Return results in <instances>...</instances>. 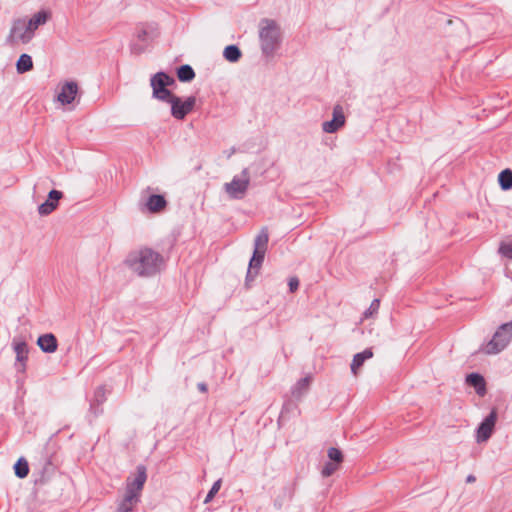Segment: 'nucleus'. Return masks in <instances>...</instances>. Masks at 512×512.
I'll list each match as a JSON object with an SVG mask.
<instances>
[{
  "mask_svg": "<svg viewBox=\"0 0 512 512\" xmlns=\"http://www.w3.org/2000/svg\"><path fill=\"white\" fill-rule=\"evenodd\" d=\"M124 263L137 276L148 278L160 272L164 258L152 248L144 247L130 252Z\"/></svg>",
  "mask_w": 512,
  "mask_h": 512,
  "instance_id": "1",
  "label": "nucleus"
},
{
  "mask_svg": "<svg viewBox=\"0 0 512 512\" xmlns=\"http://www.w3.org/2000/svg\"><path fill=\"white\" fill-rule=\"evenodd\" d=\"M259 41L262 54L266 58L273 57L282 43L281 29L275 20L264 18L260 21Z\"/></svg>",
  "mask_w": 512,
  "mask_h": 512,
  "instance_id": "2",
  "label": "nucleus"
},
{
  "mask_svg": "<svg viewBox=\"0 0 512 512\" xmlns=\"http://www.w3.org/2000/svg\"><path fill=\"white\" fill-rule=\"evenodd\" d=\"M512 340V321L502 323L494 332L492 338L485 343L481 350L487 355L502 352Z\"/></svg>",
  "mask_w": 512,
  "mask_h": 512,
  "instance_id": "3",
  "label": "nucleus"
},
{
  "mask_svg": "<svg viewBox=\"0 0 512 512\" xmlns=\"http://www.w3.org/2000/svg\"><path fill=\"white\" fill-rule=\"evenodd\" d=\"M147 480V468L143 464L136 466V472L133 477L127 478L125 495L128 499L140 501V493L143 490Z\"/></svg>",
  "mask_w": 512,
  "mask_h": 512,
  "instance_id": "4",
  "label": "nucleus"
},
{
  "mask_svg": "<svg viewBox=\"0 0 512 512\" xmlns=\"http://www.w3.org/2000/svg\"><path fill=\"white\" fill-rule=\"evenodd\" d=\"M249 184V171L248 168H244L241 176H234L230 182L224 184V190L231 199L240 200L245 196Z\"/></svg>",
  "mask_w": 512,
  "mask_h": 512,
  "instance_id": "5",
  "label": "nucleus"
},
{
  "mask_svg": "<svg viewBox=\"0 0 512 512\" xmlns=\"http://www.w3.org/2000/svg\"><path fill=\"white\" fill-rule=\"evenodd\" d=\"M498 419V411L492 408L487 416L478 424L475 429V440L478 444L487 442L495 431Z\"/></svg>",
  "mask_w": 512,
  "mask_h": 512,
  "instance_id": "6",
  "label": "nucleus"
},
{
  "mask_svg": "<svg viewBox=\"0 0 512 512\" xmlns=\"http://www.w3.org/2000/svg\"><path fill=\"white\" fill-rule=\"evenodd\" d=\"M196 105V97L191 95L186 98H182L176 95L172 102L171 106V116L177 120H183L185 117L190 114Z\"/></svg>",
  "mask_w": 512,
  "mask_h": 512,
  "instance_id": "7",
  "label": "nucleus"
},
{
  "mask_svg": "<svg viewBox=\"0 0 512 512\" xmlns=\"http://www.w3.org/2000/svg\"><path fill=\"white\" fill-rule=\"evenodd\" d=\"M26 27V19H15L12 23L10 33L6 38V43L13 45L17 39H19L23 44L29 43L32 40V35H29V32L28 30H26Z\"/></svg>",
  "mask_w": 512,
  "mask_h": 512,
  "instance_id": "8",
  "label": "nucleus"
},
{
  "mask_svg": "<svg viewBox=\"0 0 512 512\" xmlns=\"http://www.w3.org/2000/svg\"><path fill=\"white\" fill-rule=\"evenodd\" d=\"M346 124V116L342 105L336 104L332 110V118L322 123V130L325 133L333 134L338 132Z\"/></svg>",
  "mask_w": 512,
  "mask_h": 512,
  "instance_id": "9",
  "label": "nucleus"
},
{
  "mask_svg": "<svg viewBox=\"0 0 512 512\" xmlns=\"http://www.w3.org/2000/svg\"><path fill=\"white\" fill-rule=\"evenodd\" d=\"M12 347L16 354V361L14 367L17 372L24 373L26 371V362L29 355V347L26 341L14 338Z\"/></svg>",
  "mask_w": 512,
  "mask_h": 512,
  "instance_id": "10",
  "label": "nucleus"
},
{
  "mask_svg": "<svg viewBox=\"0 0 512 512\" xmlns=\"http://www.w3.org/2000/svg\"><path fill=\"white\" fill-rule=\"evenodd\" d=\"M64 194L62 191L52 189L49 191L46 200L38 206V213L41 216H47L51 214L59 205V201L63 198Z\"/></svg>",
  "mask_w": 512,
  "mask_h": 512,
  "instance_id": "11",
  "label": "nucleus"
},
{
  "mask_svg": "<svg viewBox=\"0 0 512 512\" xmlns=\"http://www.w3.org/2000/svg\"><path fill=\"white\" fill-rule=\"evenodd\" d=\"M78 90H79V87H78L77 82L66 81L61 86L60 92L57 95V100L62 105H69L75 100V98L78 94Z\"/></svg>",
  "mask_w": 512,
  "mask_h": 512,
  "instance_id": "12",
  "label": "nucleus"
},
{
  "mask_svg": "<svg viewBox=\"0 0 512 512\" xmlns=\"http://www.w3.org/2000/svg\"><path fill=\"white\" fill-rule=\"evenodd\" d=\"M465 383L474 389L476 394L483 397L487 393V386L484 376L479 372L468 373L465 377Z\"/></svg>",
  "mask_w": 512,
  "mask_h": 512,
  "instance_id": "13",
  "label": "nucleus"
},
{
  "mask_svg": "<svg viewBox=\"0 0 512 512\" xmlns=\"http://www.w3.org/2000/svg\"><path fill=\"white\" fill-rule=\"evenodd\" d=\"M51 14L49 11L40 10L35 13L31 18L26 20V30H28L29 35H32V38L35 35V31L41 26L44 25L50 18Z\"/></svg>",
  "mask_w": 512,
  "mask_h": 512,
  "instance_id": "14",
  "label": "nucleus"
},
{
  "mask_svg": "<svg viewBox=\"0 0 512 512\" xmlns=\"http://www.w3.org/2000/svg\"><path fill=\"white\" fill-rule=\"evenodd\" d=\"M175 84V79L173 76L169 75L165 71H158L153 74L150 78V86L152 88V92L154 89H162Z\"/></svg>",
  "mask_w": 512,
  "mask_h": 512,
  "instance_id": "15",
  "label": "nucleus"
},
{
  "mask_svg": "<svg viewBox=\"0 0 512 512\" xmlns=\"http://www.w3.org/2000/svg\"><path fill=\"white\" fill-rule=\"evenodd\" d=\"M157 28L154 24H140L136 27L135 37L139 42L148 44L157 36Z\"/></svg>",
  "mask_w": 512,
  "mask_h": 512,
  "instance_id": "16",
  "label": "nucleus"
},
{
  "mask_svg": "<svg viewBox=\"0 0 512 512\" xmlns=\"http://www.w3.org/2000/svg\"><path fill=\"white\" fill-rule=\"evenodd\" d=\"M37 345L42 352L51 354L58 348V340L53 333H45L38 337Z\"/></svg>",
  "mask_w": 512,
  "mask_h": 512,
  "instance_id": "17",
  "label": "nucleus"
},
{
  "mask_svg": "<svg viewBox=\"0 0 512 512\" xmlns=\"http://www.w3.org/2000/svg\"><path fill=\"white\" fill-rule=\"evenodd\" d=\"M373 357L372 348H366L353 356L350 369L356 375L358 370L364 365L365 361Z\"/></svg>",
  "mask_w": 512,
  "mask_h": 512,
  "instance_id": "18",
  "label": "nucleus"
},
{
  "mask_svg": "<svg viewBox=\"0 0 512 512\" xmlns=\"http://www.w3.org/2000/svg\"><path fill=\"white\" fill-rule=\"evenodd\" d=\"M168 202L162 194H151L146 200V208L149 212H158L167 206Z\"/></svg>",
  "mask_w": 512,
  "mask_h": 512,
  "instance_id": "19",
  "label": "nucleus"
},
{
  "mask_svg": "<svg viewBox=\"0 0 512 512\" xmlns=\"http://www.w3.org/2000/svg\"><path fill=\"white\" fill-rule=\"evenodd\" d=\"M312 377L310 375L300 378L291 388L292 396L299 400L308 391Z\"/></svg>",
  "mask_w": 512,
  "mask_h": 512,
  "instance_id": "20",
  "label": "nucleus"
},
{
  "mask_svg": "<svg viewBox=\"0 0 512 512\" xmlns=\"http://www.w3.org/2000/svg\"><path fill=\"white\" fill-rule=\"evenodd\" d=\"M176 75L178 80L183 83L191 82L196 76L194 69L189 64H182L177 67Z\"/></svg>",
  "mask_w": 512,
  "mask_h": 512,
  "instance_id": "21",
  "label": "nucleus"
},
{
  "mask_svg": "<svg viewBox=\"0 0 512 512\" xmlns=\"http://www.w3.org/2000/svg\"><path fill=\"white\" fill-rule=\"evenodd\" d=\"M223 57L230 63L238 62L242 57V51L236 44L227 45L223 50Z\"/></svg>",
  "mask_w": 512,
  "mask_h": 512,
  "instance_id": "22",
  "label": "nucleus"
},
{
  "mask_svg": "<svg viewBox=\"0 0 512 512\" xmlns=\"http://www.w3.org/2000/svg\"><path fill=\"white\" fill-rule=\"evenodd\" d=\"M33 69V59L29 54L23 53L16 61V71L18 74H24Z\"/></svg>",
  "mask_w": 512,
  "mask_h": 512,
  "instance_id": "23",
  "label": "nucleus"
},
{
  "mask_svg": "<svg viewBox=\"0 0 512 512\" xmlns=\"http://www.w3.org/2000/svg\"><path fill=\"white\" fill-rule=\"evenodd\" d=\"M498 185L502 191L512 189V169L505 168L498 174Z\"/></svg>",
  "mask_w": 512,
  "mask_h": 512,
  "instance_id": "24",
  "label": "nucleus"
},
{
  "mask_svg": "<svg viewBox=\"0 0 512 512\" xmlns=\"http://www.w3.org/2000/svg\"><path fill=\"white\" fill-rule=\"evenodd\" d=\"M297 410H298L297 403L295 401H293L292 399H287L283 403V406H282V409H281V412H280V415L278 418V423L280 424L282 421L288 419L290 417V415L293 414Z\"/></svg>",
  "mask_w": 512,
  "mask_h": 512,
  "instance_id": "25",
  "label": "nucleus"
},
{
  "mask_svg": "<svg viewBox=\"0 0 512 512\" xmlns=\"http://www.w3.org/2000/svg\"><path fill=\"white\" fill-rule=\"evenodd\" d=\"M16 477L24 479L29 474V464L24 457H20L13 466Z\"/></svg>",
  "mask_w": 512,
  "mask_h": 512,
  "instance_id": "26",
  "label": "nucleus"
},
{
  "mask_svg": "<svg viewBox=\"0 0 512 512\" xmlns=\"http://www.w3.org/2000/svg\"><path fill=\"white\" fill-rule=\"evenodd\" d=\"M268 241L269 234L267 228L264 227L261 229V231L257 234V236L254 239V249L267 251Z\"/></svg>",
  "mask_w": 512,
  "mask_h": 512,
  "instance_id": "27",
  "label": "nucleus"
},
{
  "mask_svg": "<svg viewBox=\"0 0 512 512\" xmlns=\"http://www.w3.org/2000/svg\"><path fill=\"white\" fill-rule=\"evenodd\" d=\"M175 96L176 94L169 90L168 87L162 89H154V91L152 92V97L154 99H157L168 104L172 102Z\"/></svg>",
  "mask_w": 512,
  "mask_h": 512,
  "instance_id": "28",
  "label": "nucleus"
},
{
  "mask_svg": "<svg viewBox=\"0 0 512 512\" xmlns=\"http://www.w3.org/2000/svg\"><path fill=\"white\" fill-rule=\"evenodd\" d=\"M265 254H266V251L253 249L252 256H251V258L249 260L250 268H259V269H261L262 264H263L264 259H265Z\"/></svg>",
  "mask_w": 512,
  "mask_h": 512,
  "instance_id": "29",
  "label": "nucleus"
},
{
  "mask_svg": "<svg viewBox=\"0 0 512 512\" xmlns=\"http://www.w3.org/2000/svg\"><path fill=\"white\" fill-rule=\"evenodd\" d=\"M327 457L328 461L334 462L338 464L339 466L344 460L343 452L340 448L337 447H330L327 451Z\"/></svg>",
  "mask_w": 512,
  "mask_h": 512,
  "instance_id": "30",
  "label": "nucleus"
},
{
  "mask_svg": "<svg viewBox=\"0 0 512 512\" xmlns=\"http://www.w3.org/2000/svg\"><path fill=\"white\" fill-rule=\"evenodd\" d=\"M138 500L128 499L127 496L124 495L123 500L119 503L116 512H132L134 504L138 503Z\"/></svg>",
  "mask_w": 512,
  "mask_h": 512,
  "instance_id": "31",
  "label": "nucleus"
},
{
  "mask_svg": "<svg viewBox=\"0 0 512 512\" xmlns=\"http://www.w3.org/2000/svg\"><path fill=\"white\" fill-rule=\"evenodd\" d=\"M221 485H222V479L221 478H219L218 480H216L212 484L210 490L208 491V493H207V495H206V497L204 499V504H207V503L211 502L214 499L216 494L219 492V490L221 488Z\"/></svg>",
  "mask_w": 512,
  "mask_h": 512,
  "instance_id": "32",
  "label": "nucleus"
},
{
  "mask_svg": "<svg viewBox=\"0 0 512 512\" xmlns=\"http://www.w3.org/2000/svg\"><path fill=\"white\" fill-rule=\"evenodd\" d=\"M92 400L101 406L107 400V390L104 385H100L95 389Z\"/></svg>",
  "mask_w": 512,
  "mask_h": 512,
  "instance_id": "33",
  "label": "nucleus"
},
{
  "mask_svg": "<svg viewBox=\"0 0 512 512\" xmlns=\"http://www.w3.org/2000/svg\"><path fill=\"white\" fill-rule=\"evenodd\" d=\"M339 467L340 466L334 462L326 461L322 467L321 475L325 478L330 477L339 469Z\"/></svg>",
  "mask_w": 512,
  "mask_h": 512,
  "instance_id": "34",
  "label": "nucleus"
},
{
  "mask_svg": "<svg viewBox=\"0 0 512 512\" xmlns=\"http://www.w3.org/2000/svg\"><path fill=\"white\" fill-rule=\"evenodd\" d=\"M260 269L259 268H250L248 265L246 277H245V286L247 288H250L252 283L254 282L255 278L259 274Z\"/></svg>",
  "mask_w": 512,
  "mask_h": 512,
  "instance_id": "35",
  "label": "nucleus"
},
{
  "mask_svg": "<svg viewBox=\"0 0 512 512\" xmlns=\"http://www.w3.org/2000/svg\"><path fill=\"white\" fill-rule=\"evenodd\" d=\"M498 252L501 254V256L512 260V244L501 242L498 248Z\"/></svg>",
  "mask_w": 512,
  "mask_h": 512,
  "instance_id": "36",
  "label": "nucleus"
},
{
  "mask_svg": "<svg viewBox=\"0 0 512 512\" xmlns=\"http://www.w3.org/2000/svg\"><path fill=\"white\" fill-rule=\"evenodd\" d=\"M379 307H380V300L374 299L371 302L370 307L364 312V316L365 317L373 316L374 314H376L378 312Z\"/></svg>",
  "mask_w": 512,
  "mask_h": 512,
  "instance_id": "37",
  "label": "nucleus"
},
{
  "mask_svg": "<svg viewBox=\"0 0 512 512\" xmlns=\"http://www.w3.org/2000/svg\"><path fill=\"white\" fill-rule=\"evenodd\" d=\"M147 45L148 44L142 42L132 43L130 45L131 53L135 55H140L145 52Z\"/></svg>",
  "mask_w": 512,
  "mask_h": 512,
  "instance_id": "38",
  "label": "nucleus"
},
{
  "mask_svg": "<svg viewBox=\"0 0 512 512\" xmlns=\"http://www.w3.org/2000/svg\"><path fill=\"white\" fill-rule=\"evenodd\" d=\"M89 412L93 414L94 417H98L103 413V408L100 404L95 402L94 400H90Z\"/></svg>",
  "mask_w": 512,
  "mask_h": 512,
  "instance_id": "39",
  "label": "nucleus"
},
{
  "mask_svg": "<svg viewBox=\"0 0 512 512\" xmlns=\"http://www.w3.org/2000/svg\"><path fill=\"white\" fill-rule=\"evenodd\" d=\"M299 285H300V281H299L298 277L293 276V277L289 278V280H288V288H289V291L291 293L296 292L298 290V288H299Z\"/></svg>",
  "mask_w": 512,
  "mask_h": 512,
  "instance_id": "40",
  "label": "nucleus"
},
{
  "mask_svg": "<svg viewBox=\"0 0 512 512\" xmlns=\"http://www.w3.org/2000/svg\"><path fill=\"white\" fill-rule=\"evenodd\" d=\"M197 388H198V390H199L200 392H202V393H206V392L208 391V386H207V384H206V383H204V382H199V383L197 384Z\"/></svg>",
  "mask_w": 512,
  "mask_h": 512,
  "instance_id": "41",
  "label": "nucleus"
},
{
  "mask_svg": "<svg viewBox=\"0 0 512 512\" xmlns=\"http://www.w3.org/2000/svg\"><path fill=\"white\" fill-rule=\"evenodd\" d=\"M475 480H476V477L472 474L468 475L466 478V482H468V483L474 482Z\"/></svg>",
  "mask_w": 512,
  "mask_h": 512,
  "instance_id": "42",
  "label": "nucleus"
}]
</instances>
